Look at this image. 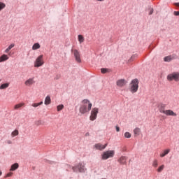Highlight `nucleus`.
Listing matches in <instances>:
<instances>
[{
	"label": "nucleus",
	"mask_w": 179,
	"mask_h": 179,
	"mask_svg": "<svg viewBox=\"0 0 179 179\" xmlns=\"http://www.w3.org/2000/svg\"><path fill=\"white\" fill-rule=\"evenodd\" d=\"M92 103L90 101V100L85 99L81 101V104L79 108V113L81 115H85L86 113H90L92 110Z\"/></svg>",
	"instance_id": "f257e3e1"
},
{
	"label": "nucleus",
	"mask_w": 179,
	"mask_h": 179,
	"mask_svg": "<svg viewBox=\"0 0 179 179\" xmlns=\"http://www.w3.org/2000/svg\"><path fill=\"white\" fill-rule=\"evenodd\" d=\"M139 89V81L138 79L136 78L131 80L129 84V91L132 94H135L138 91Z\"/></svg>",
	"instance_id": "f03ea898"
},
{
	"label": "nucleus",
	"mask_w": 179,
	"mask_h": 179,
	"mask_svg": "<svg viewBox=\"0 0 179 179\" xmlns=\"http://www.w3.org/2000/svg\"><path fill=\"white\" fill-rule=\"evenodd\" d=\"M45 64L44 59H43V55H41L37 57L34 62V68H40L42 66H43Z\"/></svg>",
	"instance_id": "7ed1b4c3"
},
{
	"label": "nucleus",
	"mask_w": 179,
	"mask_h": 179,
	"mask_svg": "<svg viewBox=\"0 0 179 179\" xmlns=\"http://www.w3.org/2000/svg\"><path fill=\"white\" fill-rule=\"evenodd\" d=\"M166 79L169 82H171V81L178 82L179 81V72H173L171 73H169L167 76Z\"/></svg>",
	"instance_id": "20e7f679"
},
{
	"label": "nucleus",
	"mask_w": 179,
	"mask_h": 179,
	"mask_svg": "<svg viewBox=\"0 0 179 179\" xmlns=\"http://www.w3.org/2000/svg\"><path fill=\"white\" fill-rule=\"evenodd\" d=\"M72 170L74 173H84L86 168L82 163H79L78 165L72 166Z\"/></svg>",
	"instance_id": "39448f33"
},
{
	"label": "nucleus",
	"mask_w": 179,
	"mask_h": 179,
	"mask_svg": "<svg viewBox=\"0 0 179 179\" xmlns=\"http://www.w3.org/2000/svg\"><path fill=\"white\" fill-rule=\"evenodd\" d=\"M115 156V150H108L103 152L101 159L103 160H107L109 158H113Z\"/></svg>",
	"instance_id": "423d86ee"
},
{
	"label": "nucleus",
	"mask_w": 179,
	"mask_h": 179,
	"mask_svg": "<svg viewBox=\"0 0 179 179\" xmlns=\"http://www.w3.org/2000/svg\"><path fill=\"white\" fill-rule=\"evenodd\" d=\"M99 114V108H94L92 109L90 116V120L93 122L97 119V116Z\"/></svg>",
	"instance_id": "0eeeda50"
},
{
	"label": "nucleus",
	"mask_w": 179,
	"mask_h": 179,
	"mask_svg": "<svg viewBox=\"0 0 179 179\" xmlns=\"http://www.w3.org/2000/svg\"><path fill=\"white\" fill-rule=\"evenodd\" d=\"M73 55H74V57H75L76 61L78 63H81L82 61H81V57H80V52L78 50L75 49L73 50Z\"/></svg>",
	"instance_id": "6e6552de"
},
{
	"label": "nucleus",
	"mask_w": 179,
	"mask_h": 179,
	"mask_svg": "<svg viewBox=\"0 0 179 179\" xmlns=\"http://www.w3.org/2000/svg\"><path fill=\"white\" fill-rule=\"evenodd\" d=\"M35 83H36V81L34 80V78H29V79L24 81V85L26 87H31Z\"/></svg>",
	"instance_id": "1a4fd4ad"
},
{
	"label": "nucleus",
	"mask_w": 179,
	"mask_h": 179,
	"mask_svg": "<svg viewBox=\"0 0 179 179\" xmlns=\"http://www.w3.org/2000/svg\"><path fill=\"white\" fill-rule=\"evenodd\" d=\"M127 81L125 79H120L117 80L116 85L119 87H124L127 85Z\"/></svg>",
	"instance_id": "9d476101"
},
{
	"label": "nucleus",
	"mask_w": 179,
	"mask_h": 179,
	"mask_svg": "<svg viewBox=\"0 0 179 179\" xmlns=\"http://www.w3.org/2000/svg\"><path fill=\"white\" fill-rule=\"evenodd\" d=\"M163 114L166 116H172V117H177V113H176L173 110L169 109L166 110L165 111H162Z\"/></svg>",
	"instance_id": "9b49d317"
},
{
	"label": "nucleus",
	"mask_w": 179,
	"mask_h": 179,
	"mask_svg": "<svg viewBox=\"0 0 179 179\" xmlns=\"http://www.w3.org/2000/svg\"><path fill=\"white\" fill-rule=\"evenodd\" d=\"M108 146V144L106 143L105 145H102L101 143H96L94 147L96 150L102 151Z\"/></svg>",
	"instance_id": "f8f14e48"
},
{
	"label": "nucleus",
	"mask_w": 179,
	"mask_h": 179,
	"mask_svg": "<svg viewBox=\"0 0 179 179\" xmlns=\"http://www.w3.org/2000/svg\"><path fill=\"white\" fill-rule=\"evenodd\" d=\"M174 59H176V55H169V56L165 57L164 58V62H170Z\"/></svg>",
	"instance_id": "ddd939ff"
},
{
	"label": "nucleus",
	"mask_w": 179,
	"mask_h": 179,
	"mask_svg": "<svg viewBox=\"0 0 179 179\" xmlns=\"http://www.w3.org/2000/svg\"><path fill=\"white\" fill-rule=\"evenodd\" d=\"M127 157L126 156H122L119 158L118 159V162L120 164H126L127 163Z\"/></svg>",
	"instance_id": "4468645a"
},
{
	"label": "nucleus",
	"mask_w": 179,
	"mask_h": 179,
	"mask_svg": "<svg viewBox=\"0 0 179 179\" xmlns=\"http://www.w3.org/2000/svg\"><path fill=\"white\" fill-rule=\"evenodd\" d=\"M169 153H170V149H166L162 152H161L159 154V157L161 158H163V157H166V155H169Z\"/></svg>",
	"instance_id": "2eb2a0df"
},
{
	"label": "nucleus",
	"mask_w": 179,
	"mask_h": 179,
	"mask_svg": "<svg viewBox=\"0 0 179 179\" xmlns=\"http://www.w3.org/2000/svg\"><path fill=\"white\" fill-rule=\"evenodd\" d=\"M9 59V57L7 55H2L0 57V63L6 62Z\"/></svg>",
	"instance_id": "dca6fc26"
},
{
	"label": "nucleus",
	"mask_w": 179,
	"mask_h": 179,
	"mask_svg": "<svg viewBox=\"0 0 179 179\" xmlns=\"http://www.w3.org/2000/svg\"><path fill=\"white\" fill-rule=\"evenodd\" d=\"M10 86V83H3L0 85V90H6Z\"/></svg>",
	"instance_id": "f3484780"
},
{
	"label": "nucleus",
	"mask_w": 179,
	"mask_h": 179,
	"mask_svg": "<svg viewBox=\"0 0 179 179\" xmlns=\"http://www.w3.org/2000/svg\"><path fill=\"white\" fill-rule=\"evenodd\" d=\"M18 168H19V164L18 163H15V164L11 165L10 171H14L17 170Z\"/></svg>",
	"instance_id": "a211bd4d"
},
{
	"label": "nucleus",
	"mask_w": 179,
	"mask_h": 179,
	"mask_svg": "<svg viewBox=\"0 0 179 179\" xmlns=\"http://www.w3.org/2000/svg\"><path fill=\"white\" fill-rule=\"evenodd\" d=\"M51 103V98L50 96H47L45 99L44 104L48 106Z\"/></svg>",
	"instance_id": "6ab92c4d"
},
{
	"label": "nucleus",
	"mask_w": 179,
	"mask_h": 179,
	"mask_svg": "<svg viewBox=\"0 0 179 179\" xmlns=\"http://www.w3.org/2000/svg\"><path fill=\"white\" fill-rule=\"evenodd\" d=\"M41 48V45L39 43H36L32 45V50H37Z\"/></svg>",
	"instance_id": "aec40b11"
},
{
	"label": "nucleus",
	"mask_w": 179,
	"mask_h": 179,
	"mask_svg": "<svg viewBox=\"0 0 179 179\" xmlns=\"http://www.w3.org/2000/svg\"><path fill=\"white\" fill-rule=\"evenodd\" d=\"M25 106V103H17V104H15L14 106V109L15 110H17L22 107H24Z\"/></svg>",
	"instance_id": "412c9836"
},
{
	"label": "nucleus",
	"mask_w": 179,
	"mask_h": 179,
	"mask_svg": "<svg viewBox=\"0 0 179 179\" xmlns=\"http://www.w3.org/2000/svg\"><path fill=\"white\" fill-rule=\"evenodd\" d=\"M134 134L136 136H139L141 134V129L138 127H136L134 129Z\"/></svg>",
	"instance_id": "4be33fe9"
},
{
	"label": "nucleus",
	"mask_w": 179,
	"mask_h": 179,
	"mask_svg": "<svg viewBox=\"0 0 179 179\" xmlns=\"http://www.w3.org/2000/svg\"><path fill=\"white\" fill-rule=\"evenodd\" d=\"M78 41H79L80 44L85 42V38L83 35H78Z\"/></svg>",
	"instance_id": "5701e85b"
},
{
	"label": "nucleus",
	"mask_w": 179,
	"mask_h": 179,
	"mask_svg": "<svg viewBox=\"0 0 179 179\" xmlns=\"http://www.w3.org/2000/svg\"><path fill=\"white\" fill-rule=\"evenodd\" d=\"M19 135V131L17 129H15L14 131H12L11 133V136L13 138Z\"/></svg>",
	"instance_id": "b1692460"
},
{
	"label": "nucleus",
	"mask_w": 179,
	"mask_h": 179,
	"mask_svg": "<svg viewBox=\"0 0 179 179\" xmlns=\"http://www.w3.org/2000/svg\"><path fill=\"white\" fill-rule=\"evenodd\" d=\"M43 104V101H41L39 103H33L31 104V106L34 107V108H37V107H38V106H40Z\"/></svg>",
	"instance_id": "393cba45"
},
{
	"label": "nucleus",
	"mask_w": 179,
	"mask_h": 179,
	"mask_svg": "<svg viewBox=\"0 0 179 179\" xmlns=\"http://www.w3.org/2000/svg\"><path fill=\"white\" fill-rule=\"evenodd\" d=\"M164 167H165L164 164H162L161 166H159L158 167V169H157V171L158 173H162V171H163V170H164Z\"/></svg>",
	"instance_id": "a878e982"
},
{
	"label": "nucleus",
	"mask_w": 179,
	"mask_h": 179,
	"mask_svg": "<svg viewBox=\"0 0 179 179\" xmlns=\"http://www.w3.org/2000/svg\"><path fill=\"white\" fill-rule=\"evenodd\" d=\"M157 166H159V161H157V159H154L152 162V166L154 168H157Z\"/></svg>",
	"instance_id": "bb28decb"
},
{
	"label": "nucleus",
	"mask_w": 179,
	"mask_h": 179,
	"mask_svg": "<svg viewBox=\"0 0 179 179\" xmlns=\"http://www.w3.org/2000/svg\"><path fill=\"white\" fill-rule=\"evenodd\" d=\"M64 108V104H60V105H58V106H57V112H60V111L62 110Z\"/></svg>",
	"instance_id": "cd10ccee"
},
{
	"label": "nucleus",
	"mask_w": 179,
	"mask_h": 179,
	"mask_svg": "<svg viewBox=\"0 0 179 179\" xmlns=\"http://www.w3.org/2000/svg\"><path fill=\"white\" fill-rule=\"evenodd\" d=\"M6 7V5L3 3V2H0V11L3 10V9H5Z\"/></svg>",
	"instance_id": "c85d7f7f"
},
{
	"label": "nucleus",
	"mask_w": 179,
	"mask_h": 179,
	"mask_svg": "<svg viewBox=\"0 0 179 179\" xmlns=\"http://www.w3.org/2000/svg\"><path fill=\"white\" fill-rule=\"evenodd\" d=\"M165 108H166V106H159V113H163V111L166 112Z\"/></svg>",
	"instance_id": "c756f323"
},
{
	"label": "nucleus",
	"mask_w": 179,
	"mask_h": 179,
	"mask_svg": "<svg viewBox=\"0 0 179 179\" xmlns=\"http://www.w3.org/2000/svg\"><path fill=\"white\" fill-rule=\"evenodd\" d=\"M101 73L105 74L108 72V69L102 68L101 69Z\"/></svg>",
	"instance_id": "7c9ffc66"
},
{
	"label": "nucleus",
	"mask_w": 179,
	"mask_h": 179,
	"mask_svg": "<svg viewBox=\"0 0 179 179\" xmlns=\"http://www.w3.org/2000/svg\"><path fill=\"white\" fill-rule=\"evenodd\" d=\"M124 137L127 138H130L131 137V134L130 132H125Z\"/></svg>",
	"instance_id": "2f4dec72"
},
{
	"label": "nucleus",
	"mask_w": 179,
	"mask_h": 179,
	"mask_svg": "<svg viewBox=\"0 0 179 179\" xmlns=\"http://www.w3.org/2000/svg\"><path fill=\"white\" fill-rule=\"evenodd\" d=\"M15 47V44L14 43H11L10 45H9V46L8 47V48L11 50L13 48Z\"/></svg>",
	"instance_id": "473e14b6"
},
{
	"label": "nucleus",
	"mask_w": 179,
	"mask_h": 179,
	"mask_svg": "<svg viewBox=\"0 0 179 179\" xmlns=\"http://www.w3.org/2000/svg\"><path fill=\"white\" fill-rule=\"evenodd\" d=\"M13 172H9L6 175V178H9L13 176Z\"/></svg>",
	"instance_id": "72a5a7b5"
},
{
	"label": "nucleus",
	"mask_w": 179,
	"mask_h": 179,
	"mask_svg": "<svg viewBox=\"0 0 179 179\" xmlns=\"http://www.w3.org/2000/svg\"><path fill=\"white\" fill-rule=\"evenodd\" d=\"M10 51V50H9V49L7 48L4 50V52H5L6 54H8Z\"/></svg>",
	"instance_id": "f704fd0d"
},
{
	"label": "nucleus",
	"mask_w": 179,
	"mask_h": 179,
	"mask_svg": "<svg viewBox=\"0 0 179 179\" xmlns=\"http://www.w3.org/2000/svg\"><path fill=\"white\" fill-rule=\"evenodd\" d=\"M173 15H174L175 16H179V11H175V12L173 13Z\"/></svg>",
	"instance_id": "c9c22d12"
},
{
	"label": "nucleus",
	"mask_w": 179,
	"mask_h": 179,
	"mask_svg": "<svg viewBox=\"0 0 179 179\" xmlns=\"http://www.w3.org/2000/svg\"><path fill=\"white\" fill-rule=\"evenodd\" d=\"M152 14H153V8H151L149 13V15H152Z\"/></svg>",
	"instance_id": "e433bc0d"
},
{
	"label": "nucleus",
	"mask_w": 179,
	"mask_h": 179,
	"mask_svg": "<svg viewBox=\"0 0 179 179\" xmlns=\"http://www.w3.org/2000/svg\"><path fill=\"white\" fill-rule=\"evenodd\" d=\"M116 131L120 132V128L118 126H116Z\"/></svg>",
	"instance_id": "4c0bfd02"
},
{
	"label": "nucleus",
	"mask_w": 179,
	"mask_h": 179,
	"mask_svg": "<svg viewBox=\"0 0 179 179\" xmlns=\"http://www.w3.org/2000/svg\"><path fill=\"white\" fill-rule=\"evenodd\" d=\"M6 143H7V144H9V145H10V144H12V141L11 140H8L7 141H6Z\"/></svg>",
	"instance_id": "58836bf2"
},
{
	"label": "nucleus",
	"mask_w": 179,
	"mask_h": 179,
	"mask_svg": "<svg viewBox=\"0 0 179 179\" xmlns=\"http://www.w3.org/2000/svg\"><path fill=\"white\" fill-rule=\"evenodd\" d=\"M174 5H175L176 7H179V3H175Z\"/></svg>",
	"instance_id": "ea45409f"
},
{
	"label": "nucleus",
	"mask_w": 179,
	"mask_h": 179,
	"mask_svg": "<svg viewBox=\"0 0 179 179\" xmlns=\"http://www.w3.org/2000/svg\"><path fill=\"white\" fill-rule=\"evenodd\" d=\"M2 176V171H0V176Z\"/></svg>",
	"instance_id": "a19ab883"
},
{
	"label": "nucleus",
	"mask_w": 179,
	"mask_h": 179,
	"mask_svg": "<svg viewBox=\"0 0 179 179\" xmlns=\"http://www.w3.org/2000/svg\"><path fill=\"white\" fill-rule=\"evenodd\" d=\"M97 1H104V0H97Z\"/></svg>",
	"instance_id": "79ce46f5"
},
{
	"label": "nucleus",
	"mask_w": 179,
	"mask_h": 179,
	"mask_svg": "<svg viewBox=\"0 0 179 179\" xmlns=\"http://www.w3.org/2000/svg\"><path fill=\"white\" fill-rule=\"evenodd\" d=\"M134 57V56H132V57H131V59H133Z\"/></svg>",
	"instance_id": "37998d69"
},
{
	"label": "nucleus",
	"mask_w": 179,
	"mask_h": 179,
	"mask_svg": "<svg viewBox=\"0 0 179 179\" xmlns=\"http://www.w3.org/2000/svg\"><path fill=\"white\" fill-rule=\"evenodd\" d=\"M0 82H1V79H0Z\"/></svg>",
	"instance_id": "c03bdc74"
},
{
	"label": "nucleus",
	"mask_w": 179,
	"mask_h": 179,
	"mask_svg": "<svg viewBox=\"0 0 179 179\" xmlns=\"http://www.w3.org/2000/svg\"><path fill=\"white\" fill-rule=\"evenodd\" d=\"M101 179H107V178H101Z\"/></svg>",
	"instance_id": "a18cd8bd"
}]
</instances>
